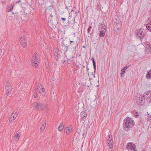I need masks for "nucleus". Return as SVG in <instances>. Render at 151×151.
Segmentation results:
<instances>
[{
  "label": "nucleus",
  "instance_id": "obj_1",
  "mask_svg": "<svg viewBox=\"0 0 151 151\" xmlns=\"http://www.w3.org/2000/svg\"><path fill=\"white\" fill-rule=\"evenodd\" d=\"M134 123L130 118L127 117L124 121L123 127L127 128H131L133 126Z\"/></svg>",
  "mask_w": 151,
  "mask_h": 151
},
{
  "label": "nucleus",
  "instance_id": "obj_2",
  "mask_svg": "<svg viewBox=\"0 0 151 151\" xmlns=\"http://www.w3.org/2000/svg\"><path fill=\"white\" fill-rule=\"evenodd\" d=\"M39 55L37 53L35 54L32 56L31 60L32 65V66L35 68L38 67L39 62L38 61Z\"/></svg>",
  "mask_w": 151,
  "mask_h": 151
},
{
  "label": "nucleus",
  "instance_id": "obj_3",
  "mask_svg": "<svg viewBox=\"0 0 151 151\" xmlns=\"http://www.w3.org/2000/svg\"><path fill=\"white\" fill-rule=\"evenodd\" d=\"M33 105L35 109L42 110L44 109L43 104L39 101H35L33 103Z\"/></svg>",
  "mask_w": 151,
  "mask_h": 151
},
{
  "label": "nucleus",
  "instance_id": "obj_4",
  "mask_svg": "<svg viewBox=\"0 0 151 151\" xmlns=\"http://www.w3.org/2000/svg\"><path fill=\"white\" fill-rule=\"evenodd\" d=\"M6 94L7 96H9L11 93V91L12 90V88L11 85L8 82H7L6 84Z\"/></svg>",
  "mask_w": 151,
  "mask_h": 151
},
{
  "label": "nucleus",
  "instance_id": "obj_5",
  "mask_svg": "<svg viewBox=\"0 0 151 151\" xmlns=\"http://www.w3.org/2000/svg\"><path fill=\"white\" fill-rule=\"evenodd\" d=\"M145 101L144 96H143L138 98L136 99V102L138 105H142L144 104Z\"/></svg>",
  "mask_w": 151,
  "mask_h": 151
},
{
  "label": "nucleus",
  "instance_id": "obj_6",
  "mask_svg": "<svg viewBox=\"0 0 151 151\" xmlns=\"http://www.w3.org/2000/svg\"><path fill=\"white\" fill-rule=\"evenodd\" d=\"M38 87L40 89V91H39L40 93L43 97H44L45 95V91L44 89V87L41 84L38 85Z\"/></svg>",
  "mask_w": 151,
  "mask_h": 151
},
{
  "label": "nucleus",
  "instance_id": "obj_7",
  "mask_svg": "<svg viewBox=\"0 0 151 151\" xmlns=\"http://www.w3.org/2000/svg\"><path fill=\"white\" fill-rule=\"evenodd\" d=\"M136 34L141 39H142L145 35L142 30L141 29L137 31Z\"/></svg>",
  "mask_w": 151,
  "mask_h": 151
},
{
  "label": "nucleus",
  "instance_id": "obj_8",
  "mask_svg": "<svg viewBox=\"0 0 151 151\" xmlns=\"http://www.w3.org/2000/svg\"><path fill=\"white\" fill-rule=\"evenodd\" d=\"M17 111L15 112V111L14 113L12 114L9 119L10 122H12L15 119L17 115Z\"/></svg>",
  "mask_w": 151,
  "mask_h": 151
},
{
  "label": "nucleus",
  "instance_id": "obj_9",
  "mask_svg": "<svg viewBox=\"0 0 151 151\" xmlns=\"http://www.w3.org/2000/svg\"><path fill=\"white\" fill-rule=\"evenodd\" d=\"M46 126V120H44L42 122V125L40 127V132H42L45 130Z\"/></svg>",
  "mask_w": 151,
  "mask_h": 151
},
{
  "label": "nucleus",
  "instance_id": "obj_10",
  "mask_svg": "<svg viewBox=\"0 0 151 151\" xmlns=\"http://www.w3.org/2000/svg\"><path fill=\"white\" fill-rule=\"evenodd\" d=\"M135 147L136 145L131 142L128 143L126 146V147L128 149H133Z\"/></svg>",
  "mask_w": 151,
  "mask_h": 151
},
{
  "label": "nucleus",
  "instance_id": "obj_11",
  "mask_svg": "<svg viewBox=\"0 0 151 151\" xmlns=\"http://www.w3.org/2000/svg\"><path fill=\"white\" fill-rule=\"evenodd\" d=\"M35 91L34 93V96L35 98H36L38 96L39 91H40V89L38 87V85L35 89Z\"/></svg>",
  "mask_w": 151,
  "mask_h": 151
},
{
  "label": "nucleus",
  "instance_id": "obj_12",
  "mask_svg": "<svg viewBox=\"0 0 151 151\" xmlns=\"http://www.w3.org/2000/svg\"><path fill=\"white\" fill-rule=\"evenodd\" d=\"M52 7V6H49L46 7L45 12L47 14H48L51 13Z\"/></svg>",
  "mask_w": 151,
  "mask_h": 151
},
{
  "label": "nucleus",
  "instance_id": "obj_13",
  "mask_svg": "<svg viewBox=\"0 0 151 151\" xmlns=\"http://www.w3.org/2000/svg\"><path fill=\"white\" fill-rule=\"evenodd\" d=\"M106 32L105 29L103 28V29H101L100 31L99 36L100 37H104L105 35Z\"/></svg>",
  "mask_w": 151,
  "mask_h": 151
},
{
  "label": "nucleus",
  "instance_id": "obj_14",
  "mask_svg": "<svg viewBox=\"0 0 151 151\" xmlns=\"http://www.w3.org/2000/svg\"><path fill=\"white\" fill-rule=\"evenodd\" d=\"M107 143H108V145L109 146V147L112 149L113 147V141H107Z\"/></svg>",
  "mask_w": 151,
  "mask_h": 151
},
{
  "label": "nucleus",
  "instance_id": "obj_15",
  "mask_svg": "<svg viewBox=\"0 0 151 151\" xmlns=\"http://www.w3.org/2000/svg\"><path fill=\"white\" fill-rule=\"evenodd\" d=\"M65 9L68 10V12L70 14L71 12L73 11L72 9V6H68L65 5Z\"/></svg>",
  "mask_w": 151,
  "mask_h": 151
},
{
  "label": "nucleus",
  "instance_id": "obj_16",
  "mask_svg": "<svg viewBox=\"0 0 151 151\" xmlns=\"http://www.w3.org/2000/svg\"><path fill=\"white\" fill-rule=\"evenodd\" d=\"M87 114L86 112H82L81 114V116L82 119H84L86 118Z\"/></svg>",
  "mask_w": 151,
  "mask_h": 151
},
{
  "label": "nucleus",
  "instance_id": "obj_17",
  "mask_svg": "<svg viewBox=\"0 0 151 151\" xmlns=\"http://www.w3.org/2000/svg\"><path fill=\"white\" fill-rule=\"evenodd\" d=\"M64 125L63 123H61L58 127V130L59 131H61L63 129Z\"/></svg>",
  "mask_w": 151,
  "mask_h": 151
},
{
  "label": "nucleus",
  "instance_id": "obj_18",
  "mask_svg": "<svg viewBox=\"0 0 151 151\" xmlns=\"http://www.w3.org/2000/svg\"><path fill=\"white\" fill-rule=\"evenodd\" d=\"M151 78V69L149 71L146 75V78L147 79H150Z\"/></svg>",
  "mask_w": 151,
  "mask_h": 151
},
{
  "label": "nucleus",
  "instance_id": "obj_19",
  "mask_svg": "<svg viewBox=\"0 0 151 151\" xmlns=\"http://www.w3.org/2000/svg\"><path fill=\"white\" fill-rule=\"evenodd\" d=\"M25 39V37L24 35L21 36H20L19 38V42H20L21 44L22 41H23Z\"/></svg>",
  "mask_w": 151,
  "mask_h": 151
},
{
  "label": "nucleus",
  "instance_id": "obj_20",
  "mask_svg": "<svg viewBox=\"0 0 151 151\" xmlns=\"http://www.w3.org/2000/svg\"><path fill=\"white\" fill-rule=\"evenodd\" d=\"M21 44L23 47H26L27 46V42L25 39L22 41Z\"/></svg>",
  "mask_w": 151,
  "mask_h": 151
},
{
  "label": "nucleus",
  "instance_id": "obj_21",
  "mask_svg": "<svg viewBox=\"0 0 151 151\" xmlns=\"http://www.w3.org/2000/svg\"><path fill=\"white\" fill-rule=\"evenodd\" d=\"M72 130V128L70 127H68L66 129V133L67 134H68L70 133L71 131Z\"/></svg>",
  "mask_w": 151,
  "mask_h": 151
},
{
  "label": "nucleus",
  "instance_id": "obj_22",
  "mask_svg": "<svg viewBox=\"0 0 151 151\" xmlns=\"http://www.w3.org/2000/svg\"><path fill=\"white\" fill-rule=\"evenodd\" d=\"M91 60H92L93 63V68L94 69L95 71L96 70V62L94 60L93 58V57L92 59H91Z\"/></svg>",
  "mask_w": 151,
  "mask_h": 151
},
{
  "label": "nucleus",
  "instance_id": "obj_23",
  "mask_svg": "<svg viewBox=\"0 0 151 151\" xmlns=\"http://www.w3.org/2000/svg\"><path fill=\"white\" fill-rule=\"evenodd\" d=\"M146 27L151 32V21L150 24H147Z\"/></svg>",
  "mask_w": 151,
  "mask_h": 151
},
{
  "label": "nucleus",
  "instance_id": "obj_24",
  "mask_svg": "<svg viewBox=\"0 0 151 151\" xmlns=\"http://www.w3.org/2000/svg\"><path fill=\"white\" fill-rule=\"evenodd\" d=\"M13 8V6L12 5H10L8 6L6 10L8 12L12 10Z\"/></svg>",
  "mask_w": 151,
  "mask_h": 151
},
{
  "label": "nucleus",
  "instance_id": "obj_25",
  "mask_svg": "<svg viewBox=\"0 0 151 151\" xmlns=\"http://www.w3.org/2000/svg\"><path fill=\"white\" fill-rule=\"evenodd\" d=\"M80 133L79 132L76 133L74 135L75 137H76V139H79L80 136Z\"/></svg>",
  "mask_w": 151,
  "mask_h": 151
},
{
  "label": "nucleus",
  "instance_id": "obj_26",
  "mask_svg": "<svg viewBox=\"0 0 151 151\" xmlns=\"http://www.w3.org/2000/svg\"><path fill=\"white\" fill-rule=\"evenodd\" d=\"M113 141V140L112 136L111 134H110L109 135V138L108 140L107 141Z\"/></svg>",
  "mask_w": 151,
  "mask_h": 151
},
{
  "label": "nucleus",
  "instance_id": "obj_27",
  "mask_svg": "<svg viewBox=\"0 0 151 151\" xmlns=\"http://www.w3.org/2000/svg\"><path fill=\"white\" fill-rule=\"evenodd\" d=\"M125 71V70L123 68L121 72V75L122 76L124 75Z\"/></svg>",
  "mask_w": 151,
  "mask_h": 151
},
{
  "label": "nucleus",
  "instance_id": "obj_28",
  "mask_svg": "<svg viewBox=\"0 0 151 151\" xmlns=\"http://www.w3.org/2000/svg\"><path fill=\"white\" fill-rule=\"evenodd\" d=\"M20 136V134L18 133H17L15 134V137L17 139H19Z\"/></svg>",
  "mask_w": 151,
  "mask_h": 151
},
{
  "label": "nucleus",
  "instance_id": "obj_29",
  "mask_svg": "<svg viewBox=\"0 0 151 151\" xmlns=\"http://www.w3.org/2000/svg\"><path fill=\"white\" fill-rule=\"evenodd\" d=\"M91 76H92V77H91V78H89L90 80L92 79V78H95V75H94V74L93 73V72L91 74Z\"/></svg>",
  "mask_w": 151,
  "mask_h": 151
},
{
  "label": "nucleus",
  "instance_id": "obj_30",
  "mask_svg": "<svg viewBox=\"0 0 151 151\" xmlns=\"http://www.w3.org/2000/svg\"><path fill=\"white\" fill-rule=\"evenodd\" d=\"M101 29H103V28H104L106 29V27H105V25H104L103 23H101Z\"/></svg>",
  "mask_w": 151,
  "mask_h": 151
},
{
  "label": "nucleus",
  "instance_id": "obj_31",
  "mask_svg": "<svg viewBox=\"0 0 151 151\" xmlns=\"http://www.w3.org/2000/svg\"><path fill=\"white\" fill-rule=\"evenodd\" d=\"M45 64L46 65L47 68L48 69L49 67V63L47 60L45 61Z\"/></svg>",
  "mask_w": 151,
  "mask_h": 151
},
{
  "label": "nucleus",
  "instance_id": "obj_32",
  "mask_svg": "<svg viewBox=\"0 0 151 151\" xmlns=\"http://www.w3.org/2000/svg\"><path fill=\"white\" fill-rule=\"evenodd\" d=\"M91 106L94 107V106L96 105V103L95 102V101H94V102H92L91 104Z\"/></svg>",
  "mask_w": 151,
  "mask_h": 151
},
{
  "label": "nucleus",
  "instance_id": "obj_33",
  "mask_svg": "<svg viewBox=\"0 0 151 151\" xmlns=\"http://www.w3.org/2000/svg\"><path fill=\"white\" fill-rule=\"evenodd\" d=\"M91 28H92V27H91V26H89V27L88 28V30H88V33H90V31H91Z\"/></svg>",
  "mask_w": 151,
  "mask_h": 151
},
{
  "label": "nucleus",
  "instance_id": "obj_34",
  "mask_svg": "<svg viewBox=\"0 0 151 151\" xmlns=\"http://www.w3.org/2000/svg\"><path fill=\"white\" fill-rule=\"evenodd\" d=\"M70 45L72 46L76 45L74 41H70Z\"/></svg>",
  "mask_w": 151,
  "mask_h": 151
},
{
  "label": "nucleus",
  "instance_id": "obj_35",
  "mask_svg": "<svg viewBox=\"0 0 151 151\" xmlns=\"http://www.w3.org/2000/svg\"><path fill=\"white\" fill-rule=\"evenodd\" d=\"M147 46H148V48H150V49L151 50V44H147Z\"/></svg>",
  "mask_w": 151,
  "mask_h": 151
},
{
  "label": "nucleus",
  "instance_id": "obj_36",
  "mask_svg": "<svg viewBox=\"0 0 151 151\" xmlns=\"http://www.w3.org/2000/svg\"><path fill=\"white\" fill-rule=\"evenodd\" d=\"M43 106L44 107V108H45L46 109H48L47 106H48V104H45V105H44L43 104Z\"/></svg>",
  "mask_w": 151,
  "mask_h": 151
},
{
  "label": "nucleus",
  "instance_id": "obj_37",
  "mask_svg": "<svg viewBox=\"0 0 151 151\" xmlns=\"http://www.w3.org/2000/svg\"><path fill=\"white\" fill-rule=\"evenodd\" d=\"M135 114H136V115L135 116V117H137L139 116V115H138V112L137 111L135 113Z\"/></svg>",
  "mask_w": 151,
  "mask_h": 151
},
{
  "label": "nucleus",
  "instance_id": "obj_38",
  "mask_svg": "<svg viewBox=\"0 0 151 151\" xmlns=\"http://www.w3.org/2000/svg\"><path fill=\"white\" fill-rule=\"evenodd\" d=\"M147 119L149 120H151V115H150V116L148 117Z\"/></svg>",
  "mask_w": 151,
  "mask_h": 151
},
{
  "label": "nucleus",
  "instance_id": "obj_39",
  "mask_svg": "<svg viewBox=\"0 0 151 151\" xmlns=\"http://www.w3.org/2000/svg\"><path fill=\"white\" fill-rule=\"evenodd\" d=\"M71 17L70 18H69L68 19V22L69 23L70 22V23H71L72 22L71 21V20H70V18H71Z\"/></svg>",
  "mask_w": 151,
  "mask_h": 151
},
{
  "label": "nucleus",
  "instance_id": "obj_40",
  "mask_svg": "<svg viewBox=\"0 0 151 151\" xmlns=\"http://www.w3.org/2000/svg\"><path fill=\"white\" fill-rule=\"evenodd\" d=\"M128 68V66H125L124 68H123V69H124L125 70Z\"/></svg>",
  "mask_w": 151,
  "mask_h": 151
},
{
  "label": "nucleus",
  "instance_id": "obj_41",
  "mask_svg": "<svg viewBox=\"0 0 151 151\" xmlns=\"http://www.w3.org/2000/svg\"><path fill=\"white\" fill-rule=\"evenodd\" d=\"M61 19L63 21H65V18H64L62 17Z\"/></svg>",
  "mask_w": 151,
  "mask_h": 151
},
{
  "label": "nucleus",
  "instance_id": "obj_42",
  "mask_svg": "<svg viewBox=\"0 0 151 151\" xmlns=\"http://www.w3.org/2000/svg\"><path fill=\"white\" fill-rule=\"evenodd\" d=\"M54 55L55 56H57V55H58V54L57 53H56V52H54Z\"/></svg>",
  "mask_w": 151,
  "mask_h": 151
},
{
  "label": "nucleus",
  "instance_id": "obj_43",
  "mask_svg": "<svg viewBox=\"0 0 151 151\" xmlns=\"http://www.w3.org/2000/svg\"><path fill=\"white\" fill-rule=\"evenodd\" d=\"M1 53H2V50L1 49H0V56L1 55Z\"/></svg>",
  "mask_w": 151,
  "mask_h": 151
},
{
  "label": "nucleus",
  "instance_id": "obj_44",
  "mask_svg": "<svg viewBox=\"0 0 151 151\" xmlns=\"http://www.w3.org/2000/svg\"><path fill=\"white\" fill-rule=\"evenodd\" d=\"M49 14L50 15V16L51 17H53V15H52V13H51L50 14Z\"/></svg>",
  "mask_w": 151,
  "mask_h": 151
},
{
  "label": "nucleus",
  "instance_id": "obj_45",
  "mask_svg": "<svg viewBox=\"0 0 151 151\" xmlns=\"http://www.w3.org/2000/svg\"><path fill=\"white\" fill-rule=\"evenodd\" d=\"M21 2V0H19V1H17V2H16V3H19V2Z\"/></svg>",
  "mask_w": 151,
  "mask_h": 151
},
{
  "label": "nucleus",
  "instance_id": "obj_46",
  "mask_svg": "<svg viewBox=\"0 0 151 151\" xmlns=\"http://www.w3.org/2000/svg\"><path fill=\"white\" fill-rule=\"evenodd\" d=\"M147 114H148V117L150 116V115H149V113H148V112H147Z\"/></svg>",
  "mask_w": 151,
  "mask_h": 151
},
{
  "label": "nucleus",
  "instance_id": "obj_47",
  "mask_svg": "<svg viewBox=\"0 0 151 151\" xmlns=\"http://www.w3.org/2000/svg\"><path fill=\"white\" fill-rule=\"evenodd\" d=\"M73 22L75 21V18H73Z\"/></svg>",
  "mask_w": 151,
  "mask_h": 151
},
{
  "label": "nucleus",
  "instance_id": "obj_48",
  "mask_svg": "<svg viewBox=\"0 0 151 151\" xmlns=\"http://www.w3.org/2000/svg\"><path fill=\"white\" fill-rule=\"evenodd\" d=\"M73 57V55H72V56L70 58H72Z\"/></svg>",
  "mask_w": 151,
  "mask_h": 151
},
{
  "label": "nucleus",
  "instance_id": "obj_49",
  "mask_svg": "<svg viewBox=\"0 0 151 151\" xmlns=\"http://www.w3.org/2000/svg\"><path fill=\"white\" fill-rule=\"evenodd\" d=\"M133 150H134V151H137L135 150V148L134 149H133Z\"/></svg>",
  "mask_w": 151,
  "mask_h": 151
},
{
  "label": "nucleus",
  "instance_id": "obj_50",
  "mask_svg": "<svg viewBox=\"0 0 151 151\" xmlns=\"http://www.w3.org/2000/svg\"><path fill=\"white\" fill-rule=\"evenodd\" d=\"M12 14L13 15H14V13L13 12H12Z\"/></svg>",
  "mask_w": 151,
  "mask_h": 151
},
{
  "label": "nucleus",
  "instance_id": "obj_51",
  "mask_svg": "<svg viewBox=\"0 0 151 151\" xmlns=\"http://www.w3.org/2000/svg\"><path fill=\"white\" fill-rule=\"evenodd\" d=\"M83 48H85V47H85V45H84V46H83Z\"/></svg>",
  "mask_w": 151,
  "mask_h": 151
},
{
  "label": "nucleus",
  "instance_id": "obj_52",
  "mask_svg": "<svg viewBox=\"0 0 151 151\" xmlns=\"http://www.w3.org/2000/svg\"><path fill=\"white\" fill-rule=\"evenodd\" d=\"M84 134V133H83L82 134V135H83Z\"/></svg>",
  "mask_w": 151,
  "mask_h": 151
},
{
  "label": "nucleus",
  "instance_id": "obj_53",
  "mask_svg": "<svg viewBox=\"0 0 151 151\" xmlns=\"http://www.w3.org/2000/svg\"><path fill=\"white\" fill-rule=\"evenodd\" d=\"M117 29L118 30H119V28H117Z\"/></svg>",
  "mask_w": 151,
  "mask_h": 151
},
{
  "label": "nucleus",
  "instance_id": "obj_54",
  "mask_svg": "<svg viewBox=\"0 0 151 151\" xmlns=\"http://www.w3.org/2000/svg\"><path fill=\"white\" fill-rule=\"evenodd\" d=\"M56 0H53V1H56Z\"/></svg>",
  "mask_w": 151,
  "mask_h": 151
},
{
  "label": "nucleus",
  "instance_id": "obj_55",
  "mask_svg": "<svg viewBox=\"0 0 151 151\" xmlns=\"http://www.w3.org/2000/svg\"><path fill=\"white\" fill-rule=\"evenodd\" d=\"M65 62V60L64 61L63 63Z\"/></svg>",
  "mask_w": 151,
  "mask_h": 151
}]
</instances>
